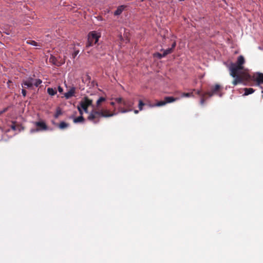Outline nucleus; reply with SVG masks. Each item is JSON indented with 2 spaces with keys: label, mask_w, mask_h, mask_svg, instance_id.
<instances>
[{
  "label": "nucleus",
  "mask_w": 263,
  "mask_h": 263,
  "mask_svg": "<svg viewBox=\"0 0 263 263\" xmlns=\"http://www.w3.org/2000/svg\"><path fill=\"white\" fill-rule=\"evenodd\" d=\"M245 62V58L241 55L238 57L235 63H231L229 66L230 74L234 78L232 81V84L234 86L243 81H249L251 79V76L248 73V70L245 69L243 65Z\"/></svg>",
  "instance_id": "nucleus-1"
},
{
  "label": "nucleus",
  "mask_w": 263,
  "mask_h": 263,
  "mask_svg": "<svg viewBox=\"0 0 263 263\" xmlns=\"http://www.w3.org/2000/svg\"><path fill=\"white\" fill-rule=\"evenodd\" d=\"M100 36V34L97 33L95 31L90 32L88 34V39L86 44V48H88L97 44Z\"/></svg>",
  "instance_id": "nucleus-2"
},
{
  "label": "nucleus",
  "mask_w": 263,
  "mask_h": 263,
  "mask_svg": "<svg viewBox=\"0 0 263 263\" xmlns=\"http://www.w3.org/2000/svg\"><path fill=\"white\" fill-rule=\"evenodd\" d=\"M42 81L39 79H34L32 77L28 78L27 80H24L22 86L23 87L31 88L33 86L38 87L41 83Z\"/></svg>",
  "instance_id": "nucleus-3"
},
{
  "label": "nucleus",
  "mask_w": 263,
  "mask_h": 263,
  "mask_svg": "<svg viewBox=\"0 0 263 263\" xmlns=\"http://www.w3.org/2000/svg\"><path fill=\"white\" fill-rule=\"evenodd\" d=\"M134 101L130 99H125L123 102L124 107L119 108V111L121 113H126L133 110Z\"/></svg>",
  "instance_id": "nucleus-4"
},
{
  "label": "nucleus",
  "mask_w": 263,
  "mask_h": 263,
  "mask_svg": "<svg viewBox=\"0 0 263 263\" xmlns=\"http://www.w3.org/2000/svg\"><path fill=\"white\" fill-rule=\"evenodd\" d=\"M101 117L100 109L93 108L89 114L87 120L95 124H97L99 122Z\"/></svg>",
  "instance_id": "nucleus-5"
},
{
  "label": "nucleus",
  "mask_w": 263,
  "mask_h": 263,
  "mask_svg": "<svg viewBox=\"0 0 263 263\" xmlns=\"http://www.w3.org/2000/svg\"><path fill=\"white\" fill-rule=\"evenodd\" d=\"M92 100L89 99L87 97H84L82 100L80 101L79 104V107L82 108L85 112L88 113V108L91 106L93 107L92 105Z\"/></svg>",
  "instance_id": "nucleus-6"
},
{
  "label": "nucleus",
  "mask_w": 263,
  "mask_h": 263,
  "mask_svg": "<svg viewBox=\"0 0 263 263\" xmlns=\"http://www.w3.org/2000/svg\"><path fill=\"white\" fill-rule=\"evenodd\" d=\"M222 89V87L219 84H216L214 86H212L211 87L210 90L206 92V94L209 97H211L214 95H218L219 97L222 96L221 90Z\"/></svg>",
  "instance_id": "nucleus-7"
},
{
  "label": "nucleus",
  "mask_w": 263,
  "mask_h": 263,
  "mask_svg": "<svg viewBox=\"0 0 263 263\" xmlns=\"http://www.w3.org/2000/svg\"><path fill=\"white\" fill-rule=\"evenodd\" d=\"M34 124L36 126L39 131L46 130L48 127L44 121L34 122Z\"/></svg>",
  "instance_id": "nucleus-8"
},
{
  "label": "nucleus",
  "mask_w": 263,
  "mask_h": 263,
  "mask_svg": "<svg viewBox=\"0 0 263 263\" xmlns=\"http://www.w3.org/2000/svg\"><path fill=\"white\" fill-rule=\"evenodd\" d=\"M100 113L101 117L108 118L116 115L117 114L114 112H110L108 109H100Z\"/></svg>",
  "instance_id": "nucleus-9"
},
{
  "label": "nucleus",
  "mask_w": 263,
  "mask_h": 263,
  "mask_svg": "<svg viewBox=\"0 0 263 263\" xmlns=\"http://www.w3.org/2000/svg\"><path fill=\"white\" fill-rule=\"evenodd\" d=\"M254 80L257 83V85L263 84V73L260 72H257L254 76Z\"/></svg>",
  "instance_id": "nucleus-10"
},
{
  "label": "nucleus",
  "mask_w": 263,
  "mask_h": 263,
  "mask_svg": "<svg viewBox=\"0 0 263 263\" xmlns=\"http://www.w3.org/2000/svg\"><path fill=\"white\" fill-rule=\"evenodd\" d=\"M75 90L76 88L74 87H71L70 90L64 93V97L67 99H68L71 97L73 96L75 93Z\"/></svg>",
  "instance_id": "nucleus-11"
},
{
  "label": "nucleus",
  "mask_w": 263,
  "mask_h": 263,
  "mask_svg": "<svg viewBox=\"0 0 263 263\" xmlns=\"http://www.w3.org/2000/svg\"><path fill=\"white\" fill-rule=\"evenodd\" d=\"M106 101V98L103 97H99L96 102V106L95 108L100 109V107L101 104Z\"/></svg>",
  "instance_id": "nucleus-12"
},
{
  "label": "nucleus",
  "mask_w": 263,
  "mask_h": 263,
  "mask_svg": "<svg viewBox=\"0 0 263 263\" xmlns=\"http://www.w3.org/2000/svg\"><path fill=\"white\" fill-rule=\"evenodd\" d=\"M243 90L245 91V96H248L250 94H252L255 91V90L252 88H245Z\"/></svg>",
  "instance_id": "nucleus-13"
},
{
  "label": "nucleus",
  "mask_w": 263,
  "mask_h": 263,
  "mask_svg": "<svg viewBox=\"0 0 263 263\" xmlns=\"http://www.w3.org/2000/svg\"><path fill=\"white\" fill-rule=\"evenodd\" d=\"M124 9V6H119L117 9L114 12V15H120L122 12V11H123Z\"/></svg>",
  "instance_id": "nucleus-14"
},
{
  "label": "nucleus",
  "mask_w": 263,
  "mask_h": 263,
  "mask_svg": "<svg viewBox=\"0 0 263 263\" xmlns=\"http://www.w3.org/2000/svg\"><path fill=\"white\" fill-rule=\"evenodd\" d=\"M47 92L49 95L53 96L57 93V91L55 88L49 87L47 88Z\"/></svg>",
  "instance_id": "nucleus-15"
},
{
  "label": "nucleus",
  "mask_w": 263,
  "mask_h": 263,
  "mask_svg": "<svg viewBox=\"0 0 263 263\" xmlns=\"http://www.w3.org/2000/svg\"><path fill=\"white\" fill-rule=\"evenodd\" d=\"M177 100V98H175L173 97H166L164 98V100H165V102H166V104L168 103L173 102Z\"/></svg>",
  "instance_id": "nucleus-16"
},
{
  "label": "nucleus",
  "mask_w": 263,
  "mask_h": 263,
  "mask_svg": "<svg viewBox=\"0 0 263 263\" xmlns=\"http://www.w3.org/2000/svg\"><path fill=\"white\" fill-rule=\"evenodd\" d=\"M85 119L83 116H80L77 118H76L73 119V122L75 123H79V122H83Z\"/></svg>",
  "instance_id": "nucleus-17"
},
{
  "label": "nucleus",
  "mask_w": 263,
  "mask_h": 263,
  "mask_svg": "<svg viewBox=\"0 0 263 263\" xmlns=\"http://www.w3.org/2000/svg\"><path fill=\"white\" fill-rule=\"evenodd\" d=\"M68 126V124L64 122H61L59 125V127L60 129H64V128L67 127Z\"/></svg>",
  "instance_id": "nucleus-18"
},
{
  "label": "nucleus",
  "mask_w": 263,
  "mask_h": 263,
  "mask_svg": "<svg viewBox=\"0 0 263 263\" xmlns=\"http://www.w3.org/2000/svg\"><path fill=\"white\" fill-rule=\"evenodd\" d=\"M173 51V49L172 48H168V49L164 50L163 51V56H166V55L171 53Z\"/></svg>",
  "instance_id": "nucleus-19"
},
{
  "label": "nucleus",
  "mask_w": 263,
  "mask_h": 263,
  "mask_svg": "<svg viewBox=\"0 0 263 263\" xmlns=\"http://www.w3.org/2000/svg\"><path fill=\"white\" fill-rule=\"evenodd\" d=\"M206 96H208V95L206 94V92H205L202 95V96L201 97V100H200V104L201 105H203L204 103V102L205 101Z\"/></svg>",
  "instance_id": "nucleus-20"
},
{
  "label": "nucleus",
  "mask_w": 263,
  "mask_h": 263,
  "mask_svg": "<svg viewBox=\"0 0 263 263\" xmlns=\"http://www.w3.org/2000/svg\"><path fill=\"white\" fill-rule=\"evenodd\" d=\"M182 96L183 97H193L194 96L193 92H187V93L184 92V93H182Z\"/></svg>",
  "instance_id": "nucleus-21"
},
{
  "label": "nucleus",
  "mask_w": 263,
  "mask_h": 263,
  "mask_svg": "<svg viewBox=\"0 0 263 263\" xmlns=\"http://www.w3.org/2000/svg\"><path fill=\"white\" fill-rule=\"evenodd\" d=\"M165 104H166V102H165V100L161 101L158 102L156 104L153 105L152 106H161L164 105Z\"/></svg>",
  "instance_id": "nucleus-22"
},
{
  "label": "nucleus",
  "mask_w": 263,
  "mask_h": 263,
  "mask_svg": "<svg viewBox=\"0 0 263 263\" xmlns=\"http://www.w3.org/2000/svg\"><path fill=\"white\" fill-rule=\"evenodd\" d=\"M114 100L117 103L122 104H123V102L124 100L122 98H116Z\"/></svg>",
  "instance_id": "nucleus-23"
},
{
  "label": "nucleus",
  "mask_w": 263,
  "mask_h": 263,
  "mask_svg": "<svg viewBox=\"0 0 263 263\" xmlns=\"http://www.w3.org/2000/svg\"><path fill=\"white\" fill-rule=\"evenodd\" d=\"M145 105V103H144L142 100H140L139 101L138 107L140 110H142L143 109V106Z\"/></svg>",
  "instance_id": "nucleus-24"
},
{
  "label": "nucleus",
  "mask_w": 263,
  "mask_h": 263,
  "mask_svg": "<svg viewBox=\"0 0 263 263\" xmlns=\"http://www.w3.org/2000/svg\"><path fill=\"white\" fill-rule=\"evenodd\" d=\"M27 43L28 44L32 45L33 46H35L39 45L38 43L37 42H36L35 41H33V40L27 41Z\"/></svg>",
  "instance_id": "nucleus-25"
},
{
  "label": "nucleus",
  "mask_w": 263,
  "mask_h": 263,
  "mask_svg": "<svg viewBox=\"0 0 263 263\" xmlns=\"http://www.w3.org/2000/svg\"><path fill=\"white\" fill-rule=\"evenodd\" d=\"M56 61H57L56 58L55 57H53V56H51L49 58V62H51V63H52L54 65H57Z\"/></svg>",
  "instance_id": "nucleus-26"
},
{
  "label": "nucleus",
  "mask_w": 263,
  "mask_h": 263,
  "mask_svg": "<svg viewBox=\"0 0 263 263\" xmlns=\"http://www.w3.org/2000/svg\"><path fill=\"white\" fill-rule=\"evenodd\" d=\"M61 114H62L61 110L60 109H59L57 110V112L54 115V117L57 118Z\"/></svg>",
  "instance_id": "nucleus-27"
},
{
  "label": "nucleus",
  "mask_w": 263,
  "mask_h": 263,
  "mask_svg": "<svg viewBox=\"0 0 263 263\" xmlns=\"http://www.w3.org/2000/svg\"><path fill=\"white\" fill-rule=\"evenodd\" d=\"M154 55H155V57H157L158 58H159L160 59H161L162 58L165 57V56H163V54H161V53H158V52L155 53Z\"/></svg>",
  "instance_id": "nucleus-28"
},
{
  "label": "nucleus",
  "mask_w": 263,
  "mask_h": 263,
  "mask_svg": "<svg viewBox=\"0 0 263 263\" xmlns=\"http://www.w3.org/2000/svg\"><path fill=\"white\" fill-rule=\"evenodd\" d=\"M79 53V50L74 49V52L72 53V55L73 58L74 59L76 58V57L78 54Z\"/></svg>",
  "instance_id": "nucleus-29"
},
{
  "label": "nucleus",
  "mask_w": 263,
  "mask_h": 263,
  "mask_svg": "<svg viewBox=\"0 0 263 263\" xmlns=\"http://www.w3.org/2000/svg\"><path fill=\"white\" fill-rule=\"evenodd\" d=\"M39 132L38 129L37 128H31L30 129V133L31 134H33L34 133H36V132Z\"/></svg>",
  "instance_id": "nucleus-30"
},
{
  "label": "nucleus",
  "mask_w": 263,
  "mask_h": 263,
  "mask_svg": "<svg viewBox=\"0 0 263 263\" xmlns=\"http://www.w3.org/2000/svg\"><path fill=\"white\" fill-rule=\"evenodd\" d=\"M77 108H78V110H79L80 116H83V110L82 108H81L79 107V106H78Z\"/></svg>",
  "instance_id": "nucleus-31"
},
{
  "label": "nucleus",
  "mask_w": 263,
  "mask_h": 263,
  "mask_svg": "<svg viewBox=\"0 0 263 263\" xmlns=\"http://www.w3.org/2000/svg\"><path fill=\"white\" fill-rule=\"evenodd\" d=\"M11 128L12 130H15L16 129V125L14 124V122H13L12 125L11 126Z\"/></svg>",
  "instance_id": "nucleus-32"
},
{
  "label": "nucleus",
  "mask_w": 263,
  "mask_h": 263,
  "mask_svg": "<svg viewBox=\"0 0 263 263\" xmlns=\"http://www.w3.org/2000/svg\"><path fill=\"white\" fill-rule=\"evenodd\" d=\"M26 93H27V92H26V90L24 89H22V93L24 97H25L26 96Z\"/></svg>",
  "instance_id": "nucleus-33"
},
{
  "label": "nucleus",
  "mask_w": 263,
  "mask_h": 263,
  "mask_svg": "<svg viewBox=\"0 0 263 263\" xmlns=\"http://www.w3.org/2000/svg\"><path fill=\"white\" fill-rule=\"evenodd\" d=\"M196 92L198 95L200 96V97H201L202 95L203 94V93H201V92L200 90H197V91H196Z\"/></svg>",
  "instance_id": "nucleus-34"
},
{
  "label": "nucleus",
  "mask_w": 263,
  "mask_h": 263,
  "mask_svg": "<svg viewBox=\"0 0 263 263\" xmlns=\"http://www.w3.org/2000/svg\"><path fill=\"white\" fill-rule=\"evenodd\" d=\"M58 91L60 92H62L63 91V89L62 88V87H61V86H59L58 87Z\"/></svg>",
  "instance_id": "nucleus-35"
},
{
  "label": "nucleus",
  "mask_w": 263,
  "mask_h": 263,
  "mask_svg": "<svg viewBox=\"0 0 263 263\" xmlns=\"http://www.w3.org/2000/svg\"><path fill=\"white\" fill-rule=\"evenodd\" d=\"M7 110V108H4L3 110H1L0 111V115L5 112Z\"/></svg>",
  "instance_id": "nucleus-36"
},
{
  "label": "nucleus",
  "mask_w": 263,
  "mask_h": 263,
  "mask_svg": "<svg viewBox=\"0 0 263 263\" xmlns=\"http://www.w3.org/2000/svg\"><path fill=\"white\" fill-rule=\"evenodd\" d=\"M176 44L175 42H174L173 43L172 45L171 48L174 50L175 47H176Z\"/></svg>",
  "instance_id": "nucleus-37"
},
{
  "label": "nucleus",
  "mask_w": 263,
  "mask_h": 263,
  "mask_svg": "<svg viewBox=\"0 0 263 263\" xmlns=\"http://www.w3.org/2000/svg\"><path fill=\"white\" fill-rule=\"evenodd\" d=\"M135 114H137L139 112L138 110H133Z\"/></svg>",
  "instance_id": "nucleus-38"
},
{
  "label": "nucleus",
  "mask_w": 263,
  "mask_h": 263,
  "mask_svg": "<svg viewBox=\"0 0 263 263\" xmlns=\"http://www.w3.org/2000/svg\"><path fill=\"white\" fill-rule=\"evenodd\" d=\"M110 105H111V106H114V105H115V102H111L110 103Z\"/></svg>",
  "instance_id": "nucleus-39"
},
{
  "label": "nucleus",
  "mask_w": 263,
  "mask_h": 263,
  "mask_svg": "<svg viewBox=\"0 0 263 263\" xmlns=\"http://www.w3.org/2000/svg\"><path fill=\"white\" fill-rule=\"evenodd\" d=\"M262 93H263V90L262 91Z\"/></svg>",
  "instance_id": "nucleus-40"
}]
</instances>
